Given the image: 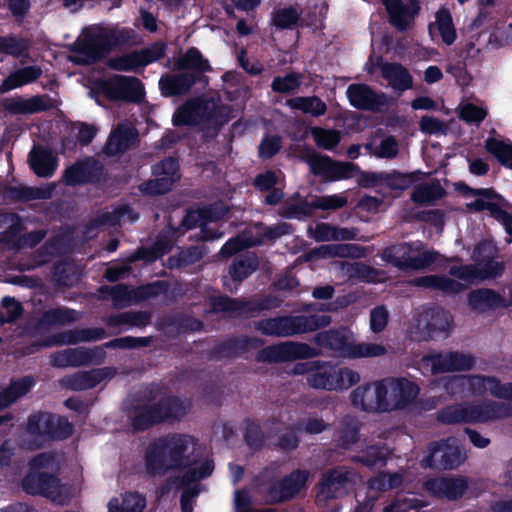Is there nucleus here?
<instances>
[{"label": "nucleus", "mask_w": 512, "mask_h": 512, "mask_svg": "<svg viewBox=\"0 0 512 512\" xmlns=\"http://www.w3.org/2000/svg\"><path fill=\"white\" fill-rule=\"evenodd\" d=\"M194 443V437L181 433H168L154 439L144 453L146 474L149 477L164 476L169 471L187 468L179 478L181 487L209 477L214 471L212 459L191 468L195 460L188 454V450Z\"/></svg>", "instance_id": "f257e3e1"}, {"label": "nucleus", "mask_w": 512, "mask_h": 512, "mask_svg": "<svg viewBox=\"0 0 512 512\" xmlns=\"http://www.w3.org/2000/svg\"><path fill=\"white\" fill-rule=\"evenodd\" d=\"M189 408L180 396L168 393L160 383L152 382L133 395L127 417L133 432L141 433L159 425L179 422Z\"/></svg>", "instance_id": "f03ea898"}, {"label": "nucleus", "mask_w": 512, "mask_h": 512, "mask_svg": "<svg viewBox=\"0 0 512 512\" xmlns=\"http://www.w3.org/2000/svg\"><path fill=\"white\" fill-rule=\"evenodd\" d=\"M348 332L345 326L333 327L316 333L312 341L318 348L327 350L331 355L341 358L379 357L386 353V348L382 344L353 343L349 339Z\"/></svg>", "instance_id": "7ed1b4c3"}, {"label": "nucleus", "mask_w": 512, "mask_h": 512, "mask_svg": "<svg viewBox=\"0 0 512 512\" xmlns=\"http://www.w3.org/2000/svg\"><path fill=\"white\" fill-rule=\"evenodd\" d=\"M331 321L329 315H285L256 321L254 328L266 336L291 337L327 327Z\"/></svg>", "instance_id": "20e7f679"}, {"label": "nucleus", "mask_w": 512, "mask_h": 512, "mask_svg": "<svg viewBox=\"0 0 512 512\" xmlns=\"http://www.w3.org/2000/svg\"><path fill=\"white\" fill-rule=\"evenodd\" d=\"M131 39V34H79L70 46L72 61L79 65H92L102 61L121 43Z\"/></svg>", "instance_id": "39448f33"}, {"label": "nucleus", "mask_w": 512, "mask_h": 512, "mask_svg": "<svg viewBox=\"0 0 512 512\" xmlns=\"http://www.w3.org/2000/svg\"><path fill=\"white\" fill-rule=\"evenodd\" d=\"M510 415V408L505 403L487 401L466 406L457 404L446 406L438 412L437 419L443 424L484 423Z\"/></svg>", "instance_id": "423d86ee"}, {"label": "nucleus", "mask_w": 512, "mask_h": 512, "mask_svg": "<svg viewBox=\"0 0 512 512\" xmlns=\"http://www.w3.org/2000/svg\"><path fill=\"white\" fill-rule=\"evenodd\" d=\"M280 300L273 295H264L257 298H232L228 295L213 296L209 304L211 312L229 313L233 317L255 316L262 311L271 310L280 306Z\"/></svg>", "instance_id": "0eeeda50"}, {"label": "nucleus", "mask_w": 512, "mask_h": 512, "mask_svg": "<svg viewBox=\"0 0 512 512\" xmlns=\"http://www.w3.org/2000/svg\"><path fill=\"white\" fill-rule=\"evenodd\" d=\"M314 372L306 377L307 384L314 389L341 391L360 381L357 371L347 367L339 368L331 362L317 360Z\"/></svg>", "instance_id": "6e6552de"}, {"label": "nucleus", "mask_w": 512, "mask_h": 512, "mask_svg": "<svg viewBox=\"0 0 512 512\" xmlns=\"http://www.w3.org/2000/svg\"><path fill=\"white\" fill-rule=\"evenodd\" d=\"M25 429L31 436L51 441L66 440L74 433V425L67 417L47 411L30 414Z\"/></svg>", "instance_id": "1a4fd4ad"}, {"label": "nucleus", "mask_w": 512, "mask_h": 512, "mask_svg": "<svg viewBox=\"0 0 512 512\" xmlns=\"http://www.w3.org/2000/svg\"><path fill=\"white\" fill-rule=\"evenodd\" d=\"M414 243L402 242L387 246L382 252V259L400 270H423L437 261L439 253L435 250L424 251L414 256L412 253L421 248Z\"/></svg>", "instance_id": "9d476101"}, {"label": "nucleus", "mask_w": 512, "mask_h": 512, "mask_svg": "<svg viewBox=\"0 0 512 512\" xmlns=\"http://www.w3.org/2000/svg\"><path fill=\"white\" fill-rule=\"evenodd\" d=\"M302 160L308 164L310 172L329 181L352 178L358 165L352 162L335 161L327 155H321L313 147H305L301 152Z\"/></svg>", "instance_id": "9b49d317"}, {"label": "nucleus", "mask_w": 512, "mask_h": 512, "mask_svg": "<svg viewBox=\"0 0 512 512\" xmlns=\"http://www.w3.org/2000/svg\"><path fill=\"white\" fill-rule=\"evenodd\" d=\"M167 49L166 42L157 40L144 48L110 59L108 65L115 71L138 72L163 59L167 54Z\"/></svg>", "instance_id": "f8f14e48"}, {"label": "nucleus", "mask_w": 512, "mask_h": 512, "mask_svg": "<svg viewBox=\"0 0 512 512\" xmlns=\"http://www.w3.org/2000/svg\"><path fill=\"white\" fill-rule=\"evenodd\" d=\"M153 179L140 185L144 195L157 196L170 192L181 178L179 162L174 157H165L151 167Z\"/></svg>", "instance_id": "ddd939ff"}, {"label": "nucleus", "mask_w": 512, "mask_h": 512, "mask_svg": "<svg viewBox=\"0 0 512 512\" xmlns=\"http://www.w3.org/2000/svg\"><path fill=\"white\" fill-rule=\"evenodd\" d=\"M98 89L109 101L140 103L145 96L143 83L132 76L113 75L101 81Z\"/></svg>", "instance_id": "4468645a"}, {"label": "nucleus", "mask_w": 512, "mask_h": 512, "mask_svg": "<svg viewBox=\"0 0 512 512\" xmlns=\"http://www.w3.org/2000/svg\"><path fill=\"white\" fill-rule=\"evenodd\" d=\"M321 355V350L303 342L287 341L269 345L258 351L256 359L265 363H284L310 359Z\"/></svg>", "instance_id": "2eb2a0df"}, {"label": "nucleus", "mask_w": 512, "mask_h": 512, "mask_svg": "<svg viewBox=\"0 0 512 512\" xmlns=\"http://www.w3.org/2000/svg\"><path fill=\"white\" fill-rule=\"evenodd\" d=\"M388 386L382 379L373 383H366L354 389L350 400L354 407L365 412H389L391 405L387 398Z\"/></svg>", "instance_id": "dca6fc26"}, {"label": "nucleus", "mask_w": 512, "mask_h": 512, "mask_svg": "<svg viewBox=\"0 0 512 512\" xmlns=\"http://www.w3.org/2000/svg\"><path fill=\"white\" fill-rule=\"evenodd\" d=\"M106 178L104 164L93 156H85L76 160L63 173L65 184L72 187L83 184H100Z\"/></svg>", "instance_id": "f3484780"}, {"label": "nucleus", "mask_w": 512, "mask_h": 512, "mask_svg": "<svg viewBox=\"0 0 512 512\" xmlns=\"http://www.w3.org/2000/svg\"><path fill=\"white\" fill-rule=\"evenodd\" d=\"M429 454L424 457L423 465L431 469L452 470L461 465L464 458L454 438L431 442Z\"/></svg>", "instance_id": "a211bd4d"}, {"label": "nucleus", "mask_w": 512, "mask_h": 512, "mask_svg": "<svg viewBox=\"0 0 512 512\" xmlns=\"http://www.w3.org/2000/svg\"><path fill=\"white\" fill-rule=\"evenodd\" d=\"M264 341L255 336H230L224 341L216 343L206 351L210 361L232 360L244 353L263 346Z\"/></svg>", "instance_id": "6ab92c4d"}, {"label": "nucleus", "mask_w": 512, "mask_h": 512, "mask_svg": "<svg viewBox=\"0 0 512 512\" xmlns=\"http://www.w3.org/2000/svg\"><path fill=\"white\" fill-rule=\"evenodd\" d=\"M260 266V260L256 252L244 251L233 257L227 269V275L222 277L223 287L235 293L241 284L255 273Z\"/></svg>", "instance_id": "aec40b11"}, {"label": "nucleus", "mask_w": 512, "mask_h": 512, "mask_svg": "<svg viewBox=\"0 0 512 512\" xmlns=\"http://www.w3.org/2000/svg\"><path fill=\"white\" fill-rule=\"evenodd\" d=\"M308 477V471L296 469L283 478L274 481L267 489V502L269 504H279L293 499L305 488Z\"/></svg>", "instance_id": "412c9836"}, {"label": "nucleus", "mask_w": 512, "mask_h": 512, "mask_svg": "<svg viewBox=\"0 0 512 512\" xmlns=\"http://www.w3.org/2000/svg\"><path fill=\"white\" fill-rule=\"evenodd\" d=\"M346 95L352 107L371 112H382L389 105V98L365 83H353L347 87Z\"/></svg>", "instance_id": "4be33fe9"}, {"label": "nucleus", "mask_w": 512, "mask_h": 512, "mask_svg": "<svg viewBox=\"0 0 512 512\" xmlns=\"http://www.w3.org/2000/svg\"><path fill=\"white\" fill-rule=\"evenodd\" d=\"M468 487V479L464 476L432 477L423 483V489L431 497L448 501L461 499L468 490Z\"/></svg>", "instance_id": "5701e85b"}, {"label": "nucleus", "mask_w": 512, "mask_h": 512, "mask_svg": "<svg viewBox=\"0 0 512 512\" xmlns=\"http://www.w3.org/2000/svg\"><path fill=\"white\" fill-rule=\"evenodd\" d=\"M199 124H210L220 129L236 117L232 105L216 103L212 99L194 98Z\"/></svg>", "instance_id": "b1692460"}, {"label": "nucleus", "mask_w": 512, "mask_h": 512, "mask_svg": "<svg viewBox=\"0 0 512 512\" xmlns=\"http://www.w3.org/2000/svg\"><path fill=\"white\" fill-rule=\"evenodd\" d=\"M271 23L277 29L281 30H294L298 27H311L313 32L316 30L324 29L323 19L316 16L314 12L313 19L309 17H302L298 9L293 6H285L276 8L271 15Z\"/></svg>", "instance_id": "393cba45"}, {"label": "nucleus", "mask_w": 512, "mask_h": 512, "mask_svg": "<svg viewBox=\"0 0 512 512\" xmlns=\"http://www.w3.org/2000/svg\"><path fill=\"white\" fill-rule=\"evenodd\" d=\"M382 4L386 9L389 23L398 32H406L421 11L419 0H382Z\"/></svg>", "instance_id": "a878e982"}, {"label": "nucleus", "mask_w": 512, "mask_h": 512, "mask_svg": "<svg viewBox=\"0 0 512 512\" xmlns=\"http://www.w3.org/2000/svg\"><path fill=\"white\" fill-rule=\"evenodd\" d=\"M60 479L48 472L29 471L22 479V489L29 495L43 496L53 501L60 496Z\"/></svg>", "instance_id": "bb28decb"}, {"label": "nucleus", "mask_w": 512, "mask_h": 512, "mask_svg": "<svg viewBox=\"0 0 512 512\" xmlns=\"http://www.w3.org/2000/svg\"><path fill=\"white\" fill-rule=\"evenodd\" d=\"M117 374L113 366L78 371L61 380L64 388L71 391H86L95 388L104 380H110Z\"/></svg>", "instance_id": "cd10ccee"}, {"label": "nucleus", "mask_w": 512, "mask_h": 512, "mask_svg": "<svg viewBox=\"0 0 512 512\" xmlns=\"http://www.w3.org/2000/svg\"><path fill=\"white\" fill-rule=\"evenodd\" d=\"M434 374L468 371L475 365V357L469 353L449 351L436 353L428 357Z\"/></svg>", "instance_id": "c85d7f7f"}, {"label": "nucleus", "mask_w": 512, "mask_h": 512, "mask_svg": "<svg viewBox=\"0 0 512 512\" xmlns=\"http://www.w3.org/2000/svg\"><path fill=\"white\" fill-rule=\"evenodd\" d=\"M385 380L390 388L391 411L405 409L419 394V386L407 378H386Z\"/></svg>", "instance_id": "c756f323"}, {"label": "nucleus", "mask_w": 512, "mask_h": 512, "mask_svg": "<svg viewBox=\"0 0 512 512\" xmlns=\"http://www.w3.org/2000/svg\"><path fill=\"white\" fill-rule=\"evenodd\" d=\"M106 331L103 328H81L59 332L49 336L44 346L74 345L80 342L97 341L105 338Z\"/></svg>", "instance_id": "7c9ffc66"}, {"label": "nucleus", "mask_w": 512, "mask_h": 512, "mask_svg": "<svg viewBox=\"0 0 512 512\" xmlns=\"http://www.w3.org/2000/svg\"><path fill=\"white\" fill-rule=\"evenodd\" d=\"M467 210L470 212L489 211L490 216L504 226L505 232L512 237V213L505 208H509V202L503 197V200L484 201L483 199H475L467 203Z\"/></svg>", "instance_id": "2f4dec72"}, {"label": "nucleus", "mask_w": 512, "mask_h": 512, "mask_svg": "<svg viewBox=\"0 0 512 512\" xmlns=\"http://www.w3.org/2000/svg\"><path fill=\"white\" fill-rule=\"evenodd\" d=\"M198 77L191 72L165 75L159 80V88L164 97L186 95L197 82Z\"/></svg>", "instance_id": "473e14b6"}, {"label": "nucleus", "mask_w": 512, "mask_h": 512, "mask_svg": "<svg viewBox=\"0 0 512 512\" xmlns=\"http://www.w3.org/2000/svg\"><path fill=\"white\" fill-rule=\"evenodd\" d=\"M381 70V76L388 81L389 85L396 91L404 92L413 86V78L402 64L396 62H382L379 57L376 63Z\"/></svg>", "instance_id": "72a5a7b5"}, {"label": "nucleus", "mask_w": 512, "mask_h": 512, "mask_svg": "<svg viewBox=\"0 0 512 512\" xmlns=\"http://www.w3.org/2000/svg\"><path fill=\"white\" fill-rule=\"evenodd\" d=\"M3 108L12 115H30L48 111L51 109V105L41 95H35L28 99L18 96L5 99Z\"/></svg>", "instance_id": "f704fd0d"}, {"label": "nucleus", "mask_w": 512, "mask_h": 512, "mask_svg": "<svg viewBox=\"0 0 512 512\" xmlns=\"http://www.w3.org/2000/svg\"><path fill=\"white\" fill-rule=\"evenodd\" d=\"M468 304L473 311L487 312L496 308H506L505 298L491 288H479L468 294Z\"/></svg>", "instance_id": "c9c22d12"}, {"label": "nucleus", "mask_w": 512, "mask_h": 512, "mask_svg": "<svg viewBox=\"0 0 512 512\" xmlns=\"http://www.w3.org/2000/svg\"><path fill=\"white\" fill-rule=\"evenodd\" d=\"M29 165L38 177L48 178L57 169L58 160L49 148L38 146L29 154Z\"/></svg>", "instance_id": "e433bc0d"}, {"label": "nucleus", "mask_w": 512, "mask_h": 512, "mask_svg": "<svg viewBox=\"0 0 512 512\" xmlns=\"http://www.w3.org/2000/svg\"><path fill=\"white\" fill-rule=\"evenodd\" d=\"M412 284L416 287L440 291L446 295H455L464 289L463 284L457 280L439 274L416 277L412 280Z\"/></svg>", "instance_id": "4c0bfd02"}, {"label": "nucleus", "mask_w": 512, "mask_h": 512, "mask_svg": "<svg viewBox=\"0 0 512 512\" xmlns=\"http://www.w3.org/2000/svg\"><path fill=\"white\" fill-rule=\"evenodd\" d=\"M426 325L425 328L431 339H435L440 334L448 336L450 328L453 324V317L446 309L436 306L429 308L425 312Z\"/></svg>", "instance_id": "58836bf2"}, {"label": "nucleus", "mask_w": 512, "mask_h": 512, "mask_svg": "<svg viewBox=\"0 0 512 512\" xmlns=\"http://www.w3.org/2000/svg\"><path fill=\"white\" fill-rule=\"evenodd\" d=\"M256 234L249 235L250 243L253 247L261 246L266 242H273L282 236L290 235L293 232V226L287 222H280L275 225L268 226L263 222H257L254 225Z\"/></svg>", "instance_id": "ea45409f"}, {"label": "nucleus", "mask_w": 512, "mask_h": 512, "mask_svg": "<svg viewBox=\"0 0 512 512\" xmlns=\"http://www.w3.org/2000/svg\"><path fill=\"white\" fill-rule=\"evenodd\" d=\"M134 130L125 126H118L109 135L103 152L110 157L125 153L132 145Z\"/></svg>", "instance_id": "a19ab883"}, {"label": "nucleus", "mask_w": 512, "mask_h": 512, "mask_svg": "<svg viewBox=\"0 0 512 512\" xmlns=\"http://www.w3.org/2000/svg\"><path fill=\"white\" fill-rule=\"evenodd\" d=\"M222 214H216L213 207H205L199 209L189 208L184 215L180 226L172 228L173 233H179L181 229L184 231L192 230L196 227H200L207 221L218 220Z\"/></svg>", "instance_id": "79ce46f5"}, {"label": "nucleus", "mask_w": 512, "mask_h": 512, "mask_svg": "<svg viewBox=\"0 0 512 512\" xmlns=\"http://www.w3.org/2000/svg\"><path fill=\"white\" fill-rule=\"evenodd\" d=\"M243 425V440L247 447L253 452L261 451L270 435L263 431L259 420L245 418Z\"/></svg>", "instance_id": "37998d69"}, {"label": "nucleus", "mask_w": 512, "mask_h": 512, "mask_svg": "<svg viewBox=\"0 0 512 512\" xmlns=\"http://www.w3.org/2000/svg\"><path fill=\"white\" fill-rule=\"evenodd\" d=\"M348 483L349 477L347 472L333 469L322 480L320 493L327 499L337 498L343 494Z\"/></svg>", "instance_id": "c03bdc74"}, {"label": "nucleus", "mask_w": 512, "mask_h": 512, "mask_svg": "<svg viewBox=\"0 0 512 512\" xmlns=\"http://www.w3.org/2000/svg\"><path fill=\"white\" fill-rule=\"evenodd\" d=\"M51 274L56 285L61 287H73L80 280L76 265L66 260L55 263L52 267Z\"/></svg>", "instance_id": "a18cd8bd"}, {"label": "nucleus", "mask_w": 512, "mask_h": 512, "mask_svg": "<svg viewBox=\"0 0 512 512\" xmlns=\"http://www.w3.org/2000/svg\"><path fill=\"white\" fill-rule=\"evenodd\" d=\"M423 176L424 173L420 170L407 173L398 170L385 171L384 185L390 190L404 191L420 181Z\"/></svg>", "instance_id": "49530a36"}, {"label": "nucleus", "mask_w": 512, "mask_h": 512, "mask_svg": "<svg viewBox=\"0 0 512 512\" xmlns=\"http://www.w3.org/2000/svg\"><path fill=\"white\" fill-rule=\"evenodd\" d=\"M150 320L151 313L148 311H126L110 315L107 319V325L110 327L129 325L143 328L150 324Z\"/></svg>", "instance_id": "de8ad7c7"}, {"label": "nucleus", "mask_w": 512, "mask_h": 512, "mask_svg": "<svg viewBox=\"0 0 512 512\" xmlns=\"http://www.w3.org/2000/svg\"><path fill=\"white\" fill-rule=\"evenodd\" d=\"M286 104L313 117L323 116L327 112L326 103L318 96H299L288 99Z\"/></svg>", "instance_id": "09e8293b"}, {"label": "nucleus", "mask_w": 512, "mask_h": 512, "mask_svg": "<svg viewBox=\"0 0 512 512\" xmlns=\"http://www.w3.org/2000/svg\"><path fill=\"white\" fill-rule=\"evenodd\" d=\"M7 199L14 202H28L32 200L47 199L51 193L40 187L8 186L4 191Z\"/></svg>", "instance_id": "8fccbe9b"}, {"label": "nucleus", "mask_w": 512, "mask_h": 512, "mask_svg": "<svg viewBox=\"0 0 512 512\" xmlns=\"http://www.w3.org/2000/svg\"><path fill=\"white\" fill-rule=\"evenodd\" d=\"M297 198L298 202H286L279 210V215L285 219L306 220L313 214V204L296 193L292 199Z\"/></svg>", "instance_id": "3c124183"}, {"label": "nucleus", "mask_w": 512, "mask_h": 512, "mask_svg": "<svg viewBox=\"0 0 512 512\" xmlns=\"http://www.w3.org/2000/svg\"><path fill=\"white\" fill-rule=\"evenodd\" d=\"M175 65L180 70H194L199 74L211 70L209 61L205 59L201 52L195 47L189 48L186 53L176 61Z\"/></svg>", "instance_id": "603ef678"}, {"label": "nucleus", "mask_w": 512, "mask_h": 512, "mask_svg": "<svg viewBox=\"0 0 512 512\" xmlns=\"http://www.w3.org/2000/svg\"><path fill=\"white\" fill-rule=\"evenodd\" d=\"M76 312L66 307H57L46 310L39 318V326L50 327L64 325L76 321Z\"/></svg>", "instance_id": "864d4df0"}, {"label": "nucleus", "mask_w": 512, "mask_h": 512, "mask_svg": "<svg viewBox=\"0 0 512 512\" xmlns=\"http://www.w3.org/2000/svg\"><path fill=\"white\" fill-rule=\"evenodd\" d=\"M488 153L493 155L505 168L512 170V142H505L496 138H488L485 142Z\"/></svg>", "instance_id": "5fc2aeb1"}, {"label": "nucleus", "mask_w": 512, "mask_h": 512, "mask_svg": "<svg viewBox=\"0 0 512 512\" xmlns=\"http://www.w3.org/2000/svg\"><path fill=\"white\" fill-rule=\"evenodd\" d=\"M170 289V284L166 280H157L151 283L140 285L132 289L133 300L141 302L156 298L159 295L167 294Z\"/></svg>", "instance_id": "6e6d98bb"}, {"label": "nucleus", "mask_w": 512, "mask_h": 512, "mask_svg": "<svg viewBox=\"0 0 512 512\" xmlns=\"http://www.w3.org/2000/svg\"><path fill=\"white\" fill-rule=\"evenodd\" d=\"M172 123L176 127L199 125L194 99L187 100L176 109L172 116Z\"/></svg>", "instance_id": "4d7b16f0"}, {"label": "nucleus", "mask_w": 512, "mask_h": 512, "mask_svg": "<svg viewBox=\"0 0 512 512\" xmlns=\"http://www.w3.org/2000/svg\"><path fill=\"white\" fill-rule=\"evenodd\" d=\"M311 135L315 144L325 150H333L341 141L340 132L335 129L313 127Z\"/></svg>", "instance_id": "13d9d810"}, {"label": "nucleus", "mask_w": 512, "mask_h": 512, "mask_svg": "<svg viewBox=\"0 0 512 512\" xmlns=\"http://www.w3.org/2000/svg\"><path fill=\"white\" fill-rule=\"evenodd\" d=\"M167 324L181 334L198 332L204 327V324L200 319L183 313L169 318Z\"/></svg>", "instance_id": "bf43d9fd"}, {"label": "nucleus", "mask_w": 512, "mask_h": 512, "mask_svg": "<svg viewBox=\"0 0 512 512\" xmlns=\"http://www.w3.org/2000/svg\"><path fill=\"white\" fill-rule=\"evenodd\" d=\"M302 84V75L297 72L287 73L285 76H275L271 83L273 92L288 94L297 90Z\"/></svg>", "instance_id": "052dcab7"}, {"label": "nucleus", "mask_w": 512, "mask_h": 512, "mask_svg": "<svg viewBox=\"0 0 512 512\" xmlns=\"http://www.w3.org/2000/svg\"><path fill=\"white\" fill-rule=\"evenodd\" d=\"M277 440L271 443L272 448L282 451H293L298 448L300 439L295 426H288L284 430H276Z\"/></svg>", "instance_id": "680f3d73"}, {"label": "nucleus", "mask_w": 512, "mask_h": 512, "mask_svg": "<svg viewBox=\"0 0 512 512\" xmlns=\"http://www.w3.org/2000/svg\"><path fill=\"white\" fill-rule=\"evenodd\" d=\"M353 461L368 468H373L377 465L385 466L387 460L382 449L378 446L372 445L355 455L353 457Z\"/></svg>", "instance_id": "e2e57ef3"}, {"label": "nucleus", "mask_w": 512, "mask_h": 512, "mask_svg": "<svg viewBox=\"0 0 512 512\" xmlns=\"http://www.w3.org/2000/svg\"><path fill=\"white\" fill-rule=\"evenodd\" d=\"M2 310H0V326L12 324L22 315L23 307L14 297L5 296L1 300Z\"/></svg>", "instance_id": "0e129e2a"}, {"label": "nucleus", "mask_w": 512, "mask_h": 512, "mask_svg": "<svg viewBox=\"0 0 512 512\" xmlns=\"http://www.w3.org/2000/svg\"><path fill=\"white\" fill-rule=\"evenodd\" d=\"M28 48L29 43L24 38L15 37L13 34L0 36V53L20 57L28 50Z\"/></svg>", "instance_id": "69168bd1"}, {"label": "nucleus", "mask_w": 512, "mask_h": 512, "mask_svg": "<svg viewBox=\"0 0 512 512\" xmlns=\"http://www.w3.org/2000/svg\"><path fill=\"white\" fill-rule=\"evenodd\" d=\"M477 265H479L480 281L501 277L505 272L504 262L496 261L491 256L483 257Z\"/></svg>", "instance_id": "338daca9"}, {"label": "nucleus", "mask_w": 512, "mask_h": 512, "mask_svg": "<svg viewBox=\"0 0 512 512\" xmlns=\"http://www.w3.org/2000/svg\"><path fill=\"white\" fill-rule=\"evenodd\" d=\"M250 240V236L245 233L242 236L238 235L236 237H232L224 243L219 254L223 258L235 257L236 255L243 253L242 251L244 249L253 247V245H248Z\"/></svg>", "instance_id": "774afa93"}]
</instances>
